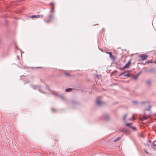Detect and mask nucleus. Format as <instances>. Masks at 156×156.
I'll list each match as a JSON object with an SVG mask.
<instances>
[{"label": "nucleus", "mask_w": 156, "mask_h": 156, "mask_svg": "<svg viewBox=\"0 0 156 156\" xmlns=\"http://www.w3.org/2000/svg\"><path fill=\"white\" fill-rule=\"evenodd\" d=\"M132 123H128V122H126V126H128V127H130L131 126H130L132 125Z\"/></svg>", "instance_id": "9"}, {"label": "nucleus", "mask_w": 156, "mask_h": 156, "mask_svg": "<svg viewBox=\"0 0 156 156\" xmlns=\"http://www.w3.org/2000/svg\"><path fill=\"white\" fill-rule=\"evenodd\" d=\"M150 116V115H146L145 114H144L143 117V120H146V119H147Z\"/></svg>", "instance_id": "4"}, {"label": "nucleus", "mask_w": 156, "mask_h": 156, "mask_svg": "<svg viewBox=\"0 0 156 156\" xmlns=\"http://www.w3.org/2000/svg\"><path fill=\"white\" fill-rule=\"evenodd\" d=\"M135 118H134V115L133 114L132 115V118H130L129 119V120H135Z\"/></svg>", "instance_id": "12"}, {"label": "nucleus", "mask_w": 156, "mask_h": 156, "mask_svg": "<svg viewBox=\"0 0 156 156\" xmlns=\"http://www.w3.org/2000/svg\"><path fill=\"white\" fill-rule=\"evenodd\" d=\"M151 108V106L149 105L148 107V108L145 109V110L149 111V110H150Z\"/></svg>", "instance_id": "13"}, {"label": "nucleus", "mask_w": 156, "mask_h": 156, "mask_svg": "<svg viewBox=\"0 0 156 156\" xmlns=\"http://www.w3.org/2000/svg\"><path fill=\"white\" fill-rule=\"evenodd\" d=\"M132 128L133 129H135V127H132Z\"/></svg>", "instance_id": "22"}, {"label": "nucleus", "mask_w": 156, "mask_h": 156, "mask_svg": "<svg viewBox=\"0 0 156 156\" xmlns=\"http://www.w3.org/2000/svg\"><path fill=\"white\" fill-rule=\"evenodd\" d=\"M106 53L109 54L110 57L112 60H114L115 59V58L112 55V52H106Z\"/></svg>", "instance_id": "2"}, {"label": "nucleus", "mask_w": 156, "mask_h": 156, "mask_svg": "<svg viewBox=\"0 0 156 156\" xmlns=\"http://www.w3.org/2000/svg\"><path fill=\"white\" fill-rule=\"evenodd\" d=\"M120 138L121 137H118L115 140H114V141L115 142L116 141L120 140Z\"/></svg>", "instance_id": "14"}, {"label": "nucleus", "mask_w": 156, "mask_h": 156, "mask_svg": "<svg viewBox=\"0 0 156 156\" xmlns=\"http://www.w3.org/2000/svg\"><path fill=\"white\" fill-rule=\"evenodd\" d=\"M97 104L98 105H101L102 104V102L100 101L97 100L96 101Z\"/></svg>", "instance_id": "6"}, {"label": "nucleus", "mask_w": 156, "mask_h": 156, "mask_svg": "<svg viewBox=\"0 0 156 156\" xmlns=\"http://www.w3.org/2000/svg\"><path fill=\"white\" fill-rule=\"evenodd\" d=\"M149 142H150V143L151 142L150 141H149Z\"/></svg>", "instance_id": "25"}, {"label": "nucleus", "mask_w": 156, "mask_h": 156, "mask_svg": "<svg viewBox=\"0 0 156 156\" xmlns=\"http://www.w3.org/2000/svg\"><path fill=\"white\" fill-rule=\"evenodd\" d=\"M150 82H151V81L150 80H148V81L147 82V83L148 84H149L150 83Z\"/></svg>", "instance_id": "17"}, {"label": "nucleus", "mask_w": 156, "mask_h": 156, "mask_svg": "<svg viewBox=\"0 0 156 156\" xmlns=\"http://www.w3.org/2000/svg\"><path fill=\"white\" fill-rule=\"evenodd\" d=\"M139 57L141 58L143 61L145 60L148 57L147 55L144 54H141L139 55Z\"/></svg>", "instance_id": "1"}, {"label": "nucleus", "mask_w": 156, "mask_h": 156, "mask_svg": "<svg viewBox=\"0 0 156 156\" xmlns=\"http://www.w3.org/2000/svg\"><path fill=\"white\" fill-rule=\"evenodd\" d=\"M51 110L52 111H54V109L53 108H52V109Z\"/></svg>", "instance_id": "23"}, {"label": "nucleus", "mask_w": 156, "mask_h": 156, "mask_svg": "<svg viewBox=\"0 0 156 156\" xmlns=\"http://www.w3.org/2000/svg\"><path fill=\"white\" fill-rule=\"evenodd\" d=\"M50 21V19L49 20L46 21V23H49V22Z\"/></svg>", "instance_id": "18"}, {"label": "nucleus", "mask_w": 156, "mask_h": 156, "mask_svg": "<svg viewBox=\"0 0 156 156\" xmlns=\"http://www.w3.org/2000/svg\"><path fill=\"white\" fill-rule=\"evenodd\" d=\"M72 90V89L71 88H69L67 89H66V92H69L71 91Z\"/></svg>", "instance_id": "11"}, {"label": "nucleus", "mask_w": 156, "mask_h": 156, "mask_svg": "<svg viewBox=\"0 0 156 156\" xmlns=\"http://www.w3.org/2000/svg\"><path fill=\"white\" fill-rule=\"evenodd\" d=\"M145 152H146V153H147V154H148V152H147L146 150H145Z\"/></svg>", "instance_id": "21"}, {"label": "nucleus", "mask_w": 156, "mask_h": 156, "mask_svg": "<svg viewBox=\"0 0 156 156\" xmlns=\"http://www.w3.org/2000/svg\"><path fill=\"white\" fill-rule=\"evenodd\" d=\"M129 62H128V63H127L125 65V66L123 68H127V67H129Z\"/></svg>", "instance_id": "10"}, {"label": "nucleus", "mask_w": 156, "mask_h": 156, "mask_svg": "<svg viewBox=\"0 0 156 156\" xmlns=\"http://www.w3.org/2000/svg\"><path fill=\"white\" fill-rule=\"evenodd\" d=\"M127 116V115L126 114L123 117V120H125Z\"/></svg>", "instance_id": "15"}, {"label": "nucleus", "mask_w": 156, "mask_h": 156, "mask_svg": "<svg viewBox=\"0 0 156 156\" xmlns=\"http://www.w3.org/2000/svg\"><path fill=\"white\" fill-rule=\"evenodd\" d=\"M148 62V63L151 62H151H152L150 60H149L148 62Z\"/></svg>", "instance_id": "20"}, {"label": "nucleus", "mask_w": 156, "mask_h": 156, "mask_svg": "<svg viewBox=\"0 0 156 156\" xmlns=\"http://www.w3.org/2000/svg\"><path fill=\"white\" fill-rule=\"evenodd\" d=\"M51 12L53 13L54 12V4L53 3H51Z\"/></svg>", "instance_id": "5"}, {"label": "nucleus", "mask_w": 156, "mask_h": 156, "mask_svg": "<svg viewBox=\"0 0 156 156\" xmlns=\"http://www.w3.org/2000/svg\"><path fill=\"white\" fill-rule=\"evenodd\" d=\"M32 87L34 89H37V88L38 89H39V90L40 91V92H41V90H40V89H39V87L38 86H32Z\"/></svg>", "instance_id": "7"}, {"label": "nucleus", "mask_w": 156, "mask_h": 156, "mask_svg": "<svg viewBox=\"0 0 156 156\" xmlns=\"http://www.w3.org/2000/svg\"><path fill=\"white\" fill-rule=\"evenodd\" d=\"M43 17V16L42 15H32L31 16V18H38L39 17H41V18H42Z\"/></svg>", "instance_id": "3"}, {"label": "nucleus", "mask_w": 156, "mask_h": 156, "mask_svg": "<svg viewBox=\"0 0 156 156\" xmlns=\"http://www.w3.org/2000/svg\"><path fill=\"white\" fill-rule=\"evenodd\" d=\"M151 146L154 149V147L155 146V145H154V144H151Z\"/></svg>", "instance_id": "16"}, {"label": "nucleus", "mask_w": 156, "mask_h": 156, "mask_svg": "<svg viewBox=\"0 0 156 156\" xmlns=\"http://www.w3.org/2000/svg\"><path fill=\"white\" fill-rule=\"evenodd\" d=\"M52 16H51L50 17V19H51L52 18Z\"/></svg>", "instance_id": "24"}, {"label": "nucleus", "mask_w": 156, "mask_h": 156, "mask_svg": "<svg viewBox=\"0 0 156 156\" xmlns=\"http://www.w3.org/2000/svg\"><path fill=\"white\" fill-rule=\"evenodd\" d=\"M125 73V72L123 73H122L121 74V75H122V74H124V76H130V75L129 73H127L126 74H124V73Z\"/></svg>", "instance_id": "8"}, {"label": "nucleus", "mask_w": 156, "mask_h": 156, "mask_svg": "<svg viewBox=\"0 0 156 156\" xmlns=\"http://www.w3.org/2000/svg\"><path fill=\"white\" fill-rule=\"evenodd\" d=\"M145 146L146 147H149V145L148 144H145Z\"/></svg>", "instance_id": "19"}]
</instances>
